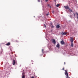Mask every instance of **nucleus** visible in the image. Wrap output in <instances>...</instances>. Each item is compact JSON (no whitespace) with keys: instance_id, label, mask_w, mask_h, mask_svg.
Segmentation results:
<instances>
[{"instance_id":"obj_1","label":"nucleus","mask_w":78,"mask_h":78,"mask_svg":"<svg viewBox=\"0 0 78 78\" xmlns=\"http://www.w3.org/2000/svg\"><path fill=\"white\" fill-rule=\"evenodd\" d=\"M65 9H69V7L68 5H65L64 6Z\"/></svg>"},{"instance_id":"obj_2","label":"nucleus","mask_w":78,"mask_h":78,"mask_svg":"<svg viewBox=\"0 0 78 78\" xmlns=\"http://www.w3.org/2000/svg\"><path fill=\"white\" fill-rule=\"evenodd\" d=\"M65 74L66 76H67V75H69V74H68V73L67 72V70H65Z\"/></svg>"},{"instance_id":"obj_3","label":"nucleus","mask_w":78,"mask_h":78,"mask_svg":"<svg viewBox=\"0 0 78 78\" xmlns=\"http://www.w3.org/2000/svg\"><path fill=\"white\" fill-rule=\"evenodd\" d=\"M16 61L15 60H13V65H15L16 64Z\"/></svg>"},{"instance_id":"obj_4","label":"nucleus","mask_w":78,"mask_h":78,"mask_svg":"<svg viewBox=\"0 0 78 78\" xmlns=\"http://www.w3.org/2000/svg\"><path fill=\"white\" fill-rule=\"evenodd\" d=\"M56 47L57 48H59V47H60V45H59V43H58L57 45H56Z\"/></svg>"},{"instance_id":"obj_5","label":"nucleus","mask_w":78,"mask_h":78,"mask_svg":"<svg viewBox=\"0 0 78 78\" xmlns=\"http://www.w3.org/2000/svg\"><path fill=\"white\" fill-rule=\"evenodd\" d=\"M61 43L62 45H64V44H65L64 42V41L63 40H62L61 41Z\"/></svg>"},{"instance_id":"obj_6","label":"nucleus","mask_w":78,"mask_h":78,"mask_svg":"<svg viewBox=\"0 0 78 78\" xmlns=\"http://www.w3.org/2000/svg\"><path fill=\"white\" fill-rule=\"evenodd\" d=\"M52 42H53L54 44H56V41H55V40L54 39H53L52 40Z\"/></svg>"},{"instance_id":"obj_7","label":"nucleus","mask_w":78,"mask_h":78,"mask_svg":"<svg viewBox=\"0 0 78 78\" xmlns=\"http://www.w3.org/2000/svg\"><path fill=\"white\" fill-rule=\"evenodd\" d=\"M56 28H60V26L58 24L56 26Z\"/></svg>"},{"instance_id":"obj_8","label":"nucleus","mask_w":78,"mask_h":78,"mask_svg":"<svg viewBox=\"0 0 78 78\" xmlns=\"http://www.w3.org/2000/svg\"><path fill=\"white\" fill-rule=\"evenodd\" d=\"M11 45V44L10 42H8L6 44V45H7V46H9V45Z\"/></svg>"},{"instance_id":"obj_9","label":"nucleus","mask_w":78,"mask_h":78,"mask_svg":"<svg viewBox=\"0 0 78 78\" xmlns=\"http://www.w3.org/2000/svg\"><path fill=\"white\" fill-rule=\"evenodd\" d=\"M51 28H54V26L52 24V23H51Z\"/></svg>"},{"instance_id":"obj_10","label":"nucleus","mask_w":78,"mask_h":78,"mask_svg":"<svg viewBox=\"0 0 78 78\" xmlns=\"http://www.w3.org/2000/svg\"><path fill=\"white\" fill-rule=\"evenodd\" d=\"M70 41L71 42H73V38H71V39H70Z\"/></svg>"},{"instance_id":"obj_11","label":"nucleus","mask_w":78,"mask_h":78,"mask_svg":"<svg viewBox=\"0 0 78 78\" xmlns=\"http://www.w3.org/2000/svg\"><path fill=\"white\" fill-rule=\"evenodd\" d=\"M62 35H66V34H67V33H65V32H62Z\"/></svg>"},{"instance_id":"obj_12","label":"nucleus","mask_w":78,"mask_h":78,"mask_svg":"<svg viewBox=\"0 0 78 78\" xmlns=\"http://www.w3.org/2000/svg\"><path fill=\"white\" fill-rule=\"evenodd\" d=\"M42 53H43V54H44V53H45V52H44V49H42Z\"/></svg>"},{"instance_id":"obj_13","label":"nucleus","mask_w":78,"mask_h":78,"mask_svg":"<svg viewBox=\"0 0 78 78\" xmlns=\"http://www.w3.org/2000/svg\"><path fill=\"white\" fill-rule=\"evenodd\" d=\"M59 6H60V4H58L57 5H56V6H57V7H59Z\"/></svg>"},{"instance_id":"obj_14","label":"nucleus","mask_w":78,"mask_h":78,"mask_svg":"<svg viewBox=\"0 0 78 78\" xmlns=\"http://www.w3.org/2000/svg\"><path fill=\"white\" fill-rule=\"evenodd\" d=\"M66 78H70V77L69 76V75H68L67 76H66Z\"/></svg>"},{"instance_id":"obj_15","label":"nucleus","mask_w":78,"mask_h":78,"mask_svg":"<svg viewBox=\"0 0 78 78\" xmlns=\"http://www.w3.org/2000/svg\"><path fill=\"white\" fill-rule=\"evenodd\" d=\"M69 11L70 12H72L73 11H72V10H71V9H70V8H69Z\"/></svg>"},{"instance_id":"obj_16","label":"nucleus","mask_w":78,"mask_h":78,"mask_svg":"<svg viewBox=\"0 0 78 78\" xmlns=\"http://www.w3.org/2000/svg\"><path fill=\"white\" fill-rule=\"evenodd\" d=\"M71 46L73 47V43H72L71 44Z\"/></svg>"},{"instance_id":"obj_17","label":"nucleus","mask_w":78,"mask_h":78,"mask_svg":"<svg viewBox=\"0 0 78 78\" xmlns=\"http://www.w3.org/2000/svg\"><path fill=\"white\" fill-rule=\"evenodd\" d=\"M48 7H49V8H51V6H50V5L48 4Z\"/></svg>"},{"instance_id":"obj_18","label":"nucleus","mask_w":78,"mask_h":78,"mask_svg":"<svg viewBox=\"0 0 78 78\" xmlns=\"http://www.w3.org/2000/svg\"><path fill=\"white\" fill-rule=\"evenodd\" d=\"M25 76L24 75H23V76L22 77V78H25Z\"/></svg>"},{"instance_id":"obj_19","label":"nucleus","mask_w":78,"mask_h":78,"mask_svg":"<svg viewBox=\"0 0 78 78\" xmlns=\"http://www.w3.org/2000/svg\"><path fill=\"white\" fill-rule=\"evenodd\" d=\"M49 15V13H47L46 14V16H48Z\"/></svg>"},{"instance_id":"obj_20","label":"nucleus","mask_w":78,"mask_h":78,"mask_svg":"<svg viewBox=\"0 0 78 78\" xmlns=\"http://www.w3.org/2000/svg\"><path fill=\"white\" fill-rule=\"evenodd\" d=\"M41 0H38V2H40Z\"/></svg>"},{"instance_id":"obj_21","label":"nucleus","mask_w":78,"mask_h":78,"mask_svg":"<svg viewBox=\"0 0 78 78\" xmlns=\"http://www.w3.org/2000/svg\"><path fill=\"white\" fill-rule=\"evenodd\" d=\"M52 13H54L55 12L54 11V10L52 11Z\"/></svg>"},{"instance_id":"obj_22","label":"nucleus","mask_w":78,"mask_h":78,"mask_svg":"<svg viewBox=\"0 0 78 78\" xmlns=\"http://www.w3.org/2000/svg\"><path fill=\"white\" fill-rule=\"evenodd\" d=\"M25 75V73H23V75Z\"/></svg>"},{"instance_id":"obj_23","label":"nucleus","mask_w":78,"mask_h":78,"mask_svg":"<svg viewBox=\"0 0 78 78\" xmlns=\"http://www.w3.org/2000/svg\"><path fill=\"white\" fill-rule=\"evenodd\" d=\"M62 70H64V68H62Z\"/></svg>"},{"instance_id":"obj_24","label":"nucleus","mask_w":78,"mask_h":78,"mask_svg":"<svg viewBox=\"0 0 78 78\" xmlns=\"http://www.w3.org/2000/svg\"><path fill=\"white\" fill-rule=\"evenodd\" d=\"M45 1L47 2H48V0H45Z\"/></svg>"},{"instance_id":"obj_25","label":"nucleus","mask_w":78,"mask_h":78,"mask_svg":"<svg viewBox=\"0 0 78 78\" xmlns=\"http://www.w3.org/2000/svg\"><path fill=\"white\" fill-rule=\"evenodd\" d=\"M72 15H71L70 17H71V18H72Z\"/></svg>"},{"instance_id":"obj_26","label":"nucleus","mask_w":78,"mask_h":78,"mask_svg":"<svg viewBox=\"0 0 78 78\" xmlns=\"http://www.w3.org/2000/svg\"><path fill=\"white\" fill-rule=\"evenodd\" d=\"M31 78H34V76H32L31 77Z\"/></svg>"},{"instance_id":"obj_27","label":"nucleus","mask_w":78,"mask_h":78,"mask_svg":"<svg viewBox=\"0 0 78 78\" xmlns=\"http://www.w3.org/2000/svg\"><path fill=\"white\" fill-rule=\"evenodd\" d=\"M76 14L77 15V16H78V13H76Z\"/></svg>"},{"instance_id":"obj_28","label":"nucleus","mask_w":78,"mask_h":78,"mask_svg":"<svg viewBox=\"0 0 78 78\" xmlns=\"http://www.w3.org/2000/svg\"><path fill=\"white\" fill-rule=\"evenodd\" d=\"M74 15L75 17V14L74 13Z\"/></svg>"},{"instance_id":"obj_29","label":"nucleus","mask_w":78,"mask_h":78,"mask_svg":"<svg viewBox=\"0 0 78 78\" xmlns=\"http://www.w3.org/2000/svg\"><path fill=\"white\" fill-rule=\"evenodd\" d=\"M77 19H78V15H77Z\"/></svg>"},{"instance_id":"obj_30","label":"nucleus","mask_w":78,"mask_h":78,"mask_svg":"<svg viewBox=\"0 0 78 78\" xmlns=\"http://www.w3.org/2000/svg\"><path fill=\"white\" fill-rule=\"evenodd\" d=\"M64 64H66V62H64Z\"/></svg>"},{"instance_id":"obj_31","label":"nucleus","mask_w":78,"mask_h":78,"mask_svg":"<svg viewBox=\"0 0 78 78\" xmlns=\"http://www.w3.org/2000/svg\"><path fill=\"white\" fill-rule=\"evenodd\" d=\"M45 27H46V26H45Z\"/></svg>"},{"instance_id":"obj_32","label":"nucleus","mask_w":78,"mask_h":78,"mask_svg":"<svg viewBox=\"0 0 78 78\" xmlns=\"http://www.w3.org/2000/svg\"><path fill=\"white\" fill-rule=\"evenodd\" d=\"M55 2H56V1L55 0Z\"/></svg>"}]
</instances>
